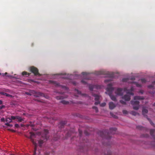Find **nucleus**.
I'll use <instances>...</instances> for the list:
<instances>
[{"instance_id":"obj_1","label":"nucleus","mask_w":155,"mask_h":155,"mask_svg":"<svg viewBox=\"0 0 155 155\" xmlns=\"http://www.w3.org/2000/svg\"><path fill=\"white\" fill-rule=\"evenodd\" d=\"M117 130L116 128H111L110 129V133L107 132V131H105L104 132L100 131L98 132V134L102 138L108 139L111 137L110 134H115Z\"/></svg>"},{"instance_id":"obj_2","label":"nucleus","mask_w":155,"mask_h":155,"mask_svg":"<svg viewBox=\"0 0 155 155\" xmlns=\"http://www.w3.org/2000/svg\"><path fill=\"white\" fill-rule=\"evenodd\" d=\"M144 98V97L142 96H135L134 97V99L135 101H130L131 104L133 106V109L136 110H138L140 107V102L136 100H143Z\"/></svg>"},{"instance_id":"obj_3","label":"nucleus","mask_w":155,"mask_h":155,"mask_svg":"<svg viewBox=\"0 0 155 155\" xmlns=\"http://www.w3.org/2000/svg\"><path fill=\"white\" fill-rule=\"evenodd\" d=\"M107 92H105L106 94H107L110 96L111 99L114 101H116V98L115 96L112 95L114 88L112 87L111 84H108L107 87L106 88Z\"/></svg>"},{"instance_id":"obj_4","label":"nucleus","mask_w":155,"mask_h":155,"mask_svg":"<svg viewBox=\"0 0 155 155\" xmlns=\"http://www.w3.org/2000/svg\"><path fill=\"white\" fill-rule=\"evenodd\" d=\"M95 74L97 75H104V77L113 78L114 77V73L113 72H110L104 70L95 71Z\"/></svg>"},{"instance_id":"obj_5","label":"nucleus","mask_w":155,"mask_h":155,"mask_svg":"<svg viewBox=\"0 0 155 155\" xmlns=\"http://www.w3.org/2000/svg\"><path fill=\"white\" fill-rule=\"evenodd\" d=\"M30 136L28 137V138L31 139V140L32 143L35 146L34 154L33 155H35L36 154V151L37 150V143L34 140V138L35 137V135L34 133L32 132H30Z\"/></svg>"},{"instance_id":"obj_6","label":"nucleus","mask_w":155,"mask_h":155,"mask_svg":"<svg viewBox=\"0 0 155 155\" xmlns=\"http://www.w3.org/2000/svg\"><path fill=\"white\" fill-rule=\"evenodd\" d=\"M30 71L33 73L35 76H41V74L38 72V70L36 67L32 66L30 68Z\"/></svg>"},{"instance_id":"obj_7","label":"nucleus","mask_w":155,"mask_h":155,"mask_svg":"<svg viewBox=\"0 0 155 155\" xmlns=\"http://www.w3.org/2000/svg\"><path fill=\"white\" fill-rule=\"evenodd\" d=\"M31 93L32 95H34L37 97H45V95L43 93L41 92H36L33 90H30Z\"/></svg>"},{"instance_id":"obj_8","label":"nucleus","mask_w":155,"mask_h":155,"mask_svg":"<svg viewBox=\"0 0 155 155\" xmlns=\"http://www.w3.org/2000/svg\"><path fill=\"white\" fill-rule=\"evenodd\" d=\"M92 95L95 97L94 100L96 101L94 103V104L95 105H97L99 104H100V101H99L100 98L101 97V96L99 95L94 94L93 93H92Z\"/></svg>"},{"instance_id":"obj_9","label":"nucleus","mask_w":155,"mask_h":155,"mask_svg":"<svg viewBox=\"0 0 155 155\" xmlns=\"http://www.w3.org/2000/svg\"><path fill=\"white\" fill-rule=\"evenodd\" d=\"M89 87L90 90L91 91H93L94 89H101V86L100 85H92L91 84H89Z\"/></svg>"},{"instance_id":"obj_10","label":"nucleus","mask_w":155,"mask_h":155,"mask_svg":"<svg viewBox=\"0 0 155 155\" xmlns=\"http://www.w3.org/2000/svg\"><path fill=\"white\" fill-rule=\"evenodd\" d=\"M123 90L124 91V89L118 88L115 91V94L117 95L122 96L123 94Z\"/></svg>"},{"instance_id":"obj_11","label":"nucleus","mask_w":155,"mask_h":155,"mask_svg":"<svg viewBox=\"0 0 155 155\" xmlns=\"http://www.w3.org/2000/svg\"><path fill=\"white\" fill-rule=\"evenodd\" d=\"M52 82L53 83V84L55 86L57 87H61V88L64 89H67V87L64 86H61L60 85L59 83H57V82L54 81H52Z\"/></svg>"},{"instance_id":"obj_12","label":"nucleus","mask_w":155,"mask_h":155,"mask_svg":"<svg viewBox=\"0 0 155 155\" xmlns=\"http://www.w3.org/2000/svg\"><path fill=\"white\" fill-rule=\"evenodd\" d=\"M48 130L46 129H45L44 130V137L45 139L47 140L48 138L49 137L47 136V135L48 134Z\"/></svg>"},{"instance_id":"obj_13","label":"nucleus","mask_w":155,"mask_h":155,"mask_svg":"<svg viewBox=\"0 0 155 155\" xmlns=\"http://www.w3.org/2000/svg\"><path fill=\"white\" fill-rule=\"evenodd\" d=\"M122 98L125 100L126 101H128L130 99V96L128 94H125L122 97Z\"/></svg>"},{"instance_id":"obj_14","label":"nucleus","mask_w":155,"mask_h":155,"mask_svg":"<svg viewBox=\"0 0 155 155\" xmlns=\"http://www.w3.org/2000/svg\"><path fill=\"white\" fill-rule=\"evenodd\" d=\"M109 105V108L111 110L114 109L116 106L115 104L113 102H110Z\"/></svg>"},{"instance_id":"obj_15","label":"nucleus","mask_w":155,"mask_h":155,"mask_svg":"<svg viewBox=\"0 0 155 155\" xmlns=\"http://www.w3.org/2000/svg\"><path fill=\"white\" fill-rule=\"evenodd\" d=\"M67 123L66 121H61L59 124V127L60 128H62L64 125Z\"/></svg>"},{"instance_id":"obj_16","label":"nucleus","mask_w":155,"mask_h":155,"mask_svg":"<svg viewBox=\"0 0 155 155\" xmlns=\"http://www.w3.org/2000/svg\"><path fill=\"white\" fill-rule=\"evenodd\" d=\"M124 91H127V93L128 94H130L132 95H134V94L133 92L128 91L127 88L126 87H125L124 88Z\"/></svg>"},{"instance_id":"obj_17","label":"nucleus","mask_w":155,"mask_h":155,"mask_svg":"<svg viewBox=\"0 0 155 155\" xmlns=\"http://www.w3.org/2000/svg\"><path fill=\"white\" fill-rule=\"evenodd\" d=\"M148 111L147 109L143 108L142 110V114L144 116H145V114L148 113Z\"/></svg>"},{"instance_id":"obj_18","label":"nucleus","mask_w":155,"mask_h":155,"mask_svg":"<svg viewBox=\"0 0 155 155\" xmlns=\"http://www.w3.org/2000/svg\"><path fill=\"white\" fill-rule=\"evenodd\" d=\"M75 91L76 92H77V93L79 94H81L82 96H86L87 95L86 94H81V91H78V89H75Z\"/></svg>"},{"instance_id":"obj_19","label":"nucleus","mask_w":155,"mask_h":155,"mask_svg":"<svg viewBox=\"0 0 155 155\" xmlns=\"http://www.w3.org/2000/svg\"><path fill=\"white\" fill-rule=\"evenodd\" d=\"M67 97V96H66V97L65 96L64 97L63 96H57L56 97V98L57 100H61V99H63L64 98H65Z\"/></svg>"},{"instance_id":"obj_20","label":"nucleus","mask_w":155,"mask_h":155,"mask_svg":"<svg viewBox=\"0 0 155 155\" xmlns=\"http://www.w3.org/2000/svg\"><path fill=\"white\" fill-rule=\"evenodd\" d=\"M155 85V81L153 82V83H152V85H149V86H148V88H153V85Z\"/></svg>"},{"instance_id":"obj_21","label":"nucleus","mask_w":155,"mask_h":155,"mask_svg":"<svg viewBox=\"0 0 155 155\" xmlns=\"http://www.w3.org/2000/svg\"><path fill=\"white\" fill-rule=\"evenodd\" d=\"M6 121L7 123H11L12 122V120L11 118L9 117L6 118Z\"/></svg>"},{"instance_id":"obj_22","label":"nucleus","mask_w":155,"mask_h":155,"mask_svg":"<svg viewBox=\"0 0 155 155\" xmlns=\"http://www.w3.org/2000/svg\"><path fill=\"white\" fill-rule=\"evenodd\" d=\"M17 118H16V119L18 120V121L19 122H21L23 120L20 117H19L17 116Z\"/></svg>"},{"instance_id":"obj_23","label":"nucleus","mask_w":155,"mask_h":155,"mask_svg":"<svg viewBox=\"0 0 155 155\" xmlns=\"http://www.w3.org/2000/svg\"><path fill=\"white\" fill-rule=\"evenodd\" d=\"M60 103L64 104H69V102L64 100H62L60 101Z\"/></svg>"},{"instance_id":"obj_24","label":"nucleus","mask_w":155,"mask_h":155,"mask_svg":"<svg viewBox=\"0 0 155 155\" xmlns=\"http://www.w3.org/2000/svg\"><path fill=\"white\" fill-rule=\"evenodd\" d=\"M132 82L135 84L137 87H141V85L140 84H139L138 83L136 82Z\"/></svg>"},{"instance_id":"obj_25","label":"nucleus","mask_w":155,"mask_h":155,"mask_svg":"<svg viewBox=\"0 0 155 155\" xmlns=\"http://www.w3.org/2000/svg\"><path fill=\"white\" fill-rule=\"evenodd\" d=\"M22 74L23 75H28V76L30 75V74L27 72L26 71H23L22 73Z\"/></svg>"},{"instance_id":"obj_26","label":"nucleus","mask_w":155,"mask_h":155,"mask_svg":"<svg viewBox=\"0 0 155 155\" xmlns=\"http://www.w3.org/2000/svg\"><path fill=\"white\" fill-rule=\"evenodd\" d=\"M131 114L134 116H136L137 114H139L137 113L136 112L134 111H132L131 112Z\"/></svg>"},{"instance_id":"obj_27","label":"nucleus","mask_w":155,"mask_h":155,"mask_svg":"<svg viewBox=\"0 0 155 155\" xmlns=\"http://www.w3.org/2000/svg\"><path fill=\"white\" fill-rule=\"evenodd\" d=\"M92 108L93 109H94L95 110V111L96 113H97L98 112V109L97 107H95V106H93L92 107Z\"/></svg>"},{"instance_id":"obj_28","label":"nucleus","mask_w":155,"mask_h":155,"mask_svg":"<svg viewBox=\"0 0 155 155\" xmlns=\"http://www.w3.org/2000/svg\"><path fill=\"white\" fill-rule=\"evenodd\" d=\"M129 80V79L128 78H124L122 79V81L123 82H127Z\"/></svg>"},{"instance_id":"obj_29","label":"nucleus","mask_w":155,"mask_h":155,"mask_svg":"<svg viewBox=\"0 0 155 155\" xmlns=\"http://www.w3.org/2000/svg\"><path fill=\"white\" fill-rule=\"evenodd\" d=\"M38 143L39 144V145L40 147L41 146V145L43 143V141L42 140H40L38 141Z\"/></svg>"},{"instance_id":"obj_30","label":"nucleus","mask_w":155,"mask_h":155,"mask_svg":"<svg viewBox=\"0 0 155 155\" xmlns=\"http://www.w3.org/2000/svg\"><path fill=\"white\" fill-rule=\"evenodd\" d=\"M17 116H11V119L12 120H14L15 119H16V118H17Z\"/></svg>"},{"instance_id":"obj_31","label":"nucleus","mask_w":155,"mask_h":155,"mask_svg":"<svg viewBox=\"0 0 155 155\" xmlns=\"http://www.w3.org/2000/svg\"><path fill=\"white\" fill-rule=\"evenodd\" d=\"M79 133V137L80 138L81 137V135L82 134V131L80 129H78Z\"/></svg>"},{"instance_id":"obj_32","label":"nucleus","mask_w":155,"mask_h":155,"mask_svg":"<svg viewBox=\"0 0 155 155\" xmlns=\"http://www.w3.org/2000/svg\"><path fill=\"white\" fill-rule=\"evenodd\" d=\"M56 137V135L54 136V140H57L58 139L60 138V137L59 136H57V137Z\"/></svg>"},{"instance_id":"obj_33","label":"nucleus","mask_w":155,"mask_h":155,"mask_svg":"<svg viewBox=\"0 0 155 155\" xmlns=\"http://www.w3.org/2000/svg\"><path fill=\"white\" fill-rule=\"evenodd\" d=\"M4 95H5L6 96L8 97H12V95L8 94L6 93H4Z\"/></svg>"},{"instance_id":"obj_34","label":"nucleus","mask_w":155,"mask_h":155,"mask_svg":"<svg viewBox=\"0 0 155 155\" xmlns=\"http://www.w3.org/2000/svg\"><path fill=\"white\" fill-rule=\"evenodd\" d=\"M141 81L143 83H145L146 82V80L145 78H141L140 79Z\"/></svg>"},{"instance_id":"obj_35","label":"nucleus","mask_w":155,"mask_h":155,"mask_svg":"<svg viewBox=\"0 0 155 155\" xmlns=\"http://www.w3.org/2000/svg\"><path fill=\"white\" fill-rule=\"evenodd\" d=\"M120 102L122 104H126V102L123 100H120Z\"/></svg>"},{"instance_id":"obj_36","label":"nucleus","mask_w":155,"mask_h":155,"mask_svg":"<svg viewBox=\"0 0 155 155\" xmlns=\"http://www.w3.org/2000/svg\"><path fill=\"white\" fill-rule=\"evenodd\" d=\"M122 112L123 114H127L128 113L127 111L126 110H123Z\"/></svg>"},{"instance_id":"obj_37","label":"nucleus","mask_w":155,"mask_h":155,"mask_svg":"<svg viewBox=\"0 0 155 155\" xmlns=\"http://www.w3.org/2000/svg\"><path fill=\"white\" fill-rule=\"evenodd\" d=\"M9 123H5V125H6L8 126V127H12V125L9 124Z\"/></svg>"},{"instance_id":"obj_38","label":"nucleus","mask_w":155,"mask_h":155,"mask_svg":"<svg viewBox=\"0 0 155 155\" xmlns=\"http://www.w3.org/2000/svg\"><path fill=\"white\" fill-rule=\"evenodd\" d=\"M106 105V103H103L100 104V106L102 107H103L105 106Z\"/></svg>"},{"instance_id":"obj_39","label":"nucleus","mask_w":155,"mask_h":155,"mask_svg":"<svg viewBox=\"0 0 155 155\" xmlns=\"http://www.w3.org/2000/svg\"><path fill=\"white\" fill-rule=\"evenodd\" d=\"M137 128L139 129L142 130L143 128V127L140 126H138L137 127Z\"/></svg>"},{"instance_id":"obj_40","label":"nucleus","mask_w":155,"mask_h":155,"mask_svg":"<svg viewBox=\"0 0 155 155\" xmlns=\"http://www.w3.org/2000/svg\"><path fill=\"white\" fill-rule=\"evenodd\" d=\"M81 74L83 75H87V73L86 72H82Z\"/></svg>"},{"instance_id":"obj_41","label":"nucleus","mask_w":155,"mask_h":155,"mask_svg":"<svg viewBox=\"0 0 155 155\" xmlns=\"http://www.w3.org/2000/svg\"><path fill=\"white\" fill-rule=\"evenodd\" d=\"M25 94H26L29 95H32V94L31 93V92H30V91H29V92H26L25 93Z\"/></svg>"},{"instance_id":"obj_42","label":"nucleus","mask_w":155,"mask_h":155,"mask_svg":"<svg viewBox=\"0 0 155 155\" xmlns=\"http://www.w3.org/2000/svg\"><path fill=\"white\" fill-rule=\"evenodd\" d=\"M81 82L84 84H87V82L85 81L84 80H82L81 81Z\"/></svg>"},{"instance_id":"obj_43","label":"nucleus","mask_w":155,"mask_h":155,"mask_svg":"<svg viewBox=\"0 0 155 155\" xmlns=\"http://www.w3.org/2000/svg\"><path fill=\"white\" fill-rule=\"evenodd\" d=\"M84 134L86 136L88 135L89 134V133L86 130H85L84 131Z\"/></svg>"},{"instance_id":"obj_44","label":"nucleus","mask_w":155,"mask_h":155,"mask_svg":"<svg viewBox=\"0 0 155 155\" xmlns=\"http://www.w3.org/2000/svg\"><path fill=\"white\" fill-rule=\"evenodd\" d=\"M111 155V152L110 151H108L107 152V155Z\"/></svg>"},{"instance_id":"obj_45","label":"nucleus","mask_w":155,"mask_h":155,"mask_svg":"<svg viewBox=\"0 0 155 155\" xmlns=\"http://www.w3.org/2000/svg\"><path fill=\"white\" fill-rule=\"evenodd\" d=\"M5 107V105H3L0 106V109H2Z\"/></svg>"},{"instance_id":"obj_46","label":"nucleus","mask_w":155,"mask_h":155,"mask_svg":"<svg viewBox=\"0 0 155 155\" xmlns=\"http://www.w3.org/2000/svg\"><path fill=\"white\" fill-rule=\"evenodd\" d=\"M5 121V118L4 117H2L1 119V121L2 122H4Z\"/></svg>"},{"instance_id":"obj_47","label":"nucleus","mask_w":155,"mask_h":155,"mask_svg":"<svg viewBox=\"0 0 155 155\" xmlns=\"http://www.w3.org/2000/svg\"><path fill=\"white\" fill-rule=\"evenodd\" d=\"M130 79L131 80H133V81H134V80H135V78L134 77H133L132 78H130Z\"/></svg>"},{"instance_id":"obj_48","label":"nucleus","mask_w":155,"mask_h":155,"mask_svg":"<svg viewBox=\"0 0 155 155\" xmlns=\"http://www.w3.org/2000/svg\"><path fill=\"white\" fill-rule=\"evenodd\" d=\"M139 92L141 93V94H143V90H140Z\"/></svg>"},{"instance_id":"obj_49","label":"nucleus","mask_w":155,"mask_h":155,"mask_svg":"<svg viewBox=\"0 0 155 155\" xmlns=\"http://www.w3.org/2000/svg\"><path fill=\"white\" fill-rule=\"evenodd\" d=\"M15 127H17V128H18L19 127V125L18 124H15Z\"/></svg>"},{"instance_id":"obj_50","label":"nucleus","mask_w":155,"mask_h":155,"mask_svg":"<svg viewBox=\"0 0 155 155\" xmlns=\"http://www.w3.org/2000/svg\"><path fill=\"white\" fill-rule=\"evenodd\" d=\"M150 123L151 125H152L153 126H154V124L151 120L150 121Z\"/></svg>"},{"instance_id":"obj_51","label":"nucleus","mask_w":155,"mask_h":155,"mask_svg":"<svg viewBox=\"0 0 155 155\" xmlns=\"http://www.w3.org/2000/svg\"><path fill=\"white\" fill-rule=\"evenodd\" d=\"M7 74V73L5 72V73L4 74L3 73L2 74L3 76H4L5 75H6Z\"/></svg>"},{"instance_id":"obj_52","label":"nucleus","mask_w":155,"mask_h":155,"mask_svg":"<svg viewBox=\"0 0 155 155\" xmlns=\"http://www.w3.org/2000/svg\"><path fill=\"white\" fill-rule=\"evenodd\" d=\"M45 155H49V153L48 152H46L45 153Z\"/></svg>"},{"instance_id":"obj_53","label":"nucleus","mask_w":155,"mask_h":155,"mask_svg":"<svg viewBox=\"0 0 155 155\" xmlns=\"http://www.w3.org/2000/svg\"><path fill=\"white\" fill-rule=\"evenodd\" d=\"M130 91H133L134 90V88L133 87H131L130 89Z\"/></svg>"},{"instance_id":"obj_54","label":"nucleus","mask_w":155,"mask_h":155,"mask_svg":"<svg viewBox=\"0 0 155 155\" xmlns=\"http://www.w3.org/2000/svg\"><path fill=\"white\" fill-rule=\"evenodd\" d=\"M4 92H0V94H1V95H4Z\"/></svg>"},{"instance_id":"obj_55","label":"nucleus","mask_w":155,"mask_h":155,"mask_svg":"<svg viewBox=\"0 0 155 155\" xmlns=\"http://www.w3.org/2000/svg\"><path fill=\"white\" fill-rule=\"evenodd\" d=\"M110 81V80H106L105 81V82H108V81Z\"/></svg>"},{"instance_id":"obj_56","label":"nucleus","mask_w":155,"mask_h":155,"mask_svg":"<svg viewBox=\"0 0 155 155\" xmlns=\"http://www.w3.org/2000/svg\"><path fill=\"white\" fill-rule=\"evenodd\" d=\"M2 104V101L1 100H0V104Z\"/></svg>"},{"instance_id":"obj_57","label":"nucleus","mask_w":155,"mask_h":155,"mask_svg":"<svg viewBox=\"0 0 155 155\" xmlns=\"http://www.w3.org/2000/svg\"><path fill=\"white\" fill-rule=\"evenodd\" d=\"M73 84L74 85H76V82H73Z\"/></svg>"},{"instance_id":"obj_58","label":"nucleus","mask_w":155,"mask_h":155,"mask_svg":"<svg viewBox=\"0 0 155 155\" xmlns=\"http://www.w3.org/2000/svg\"><path fill=\"white\" fill-rule=\"evenodd\" d=\"M153 106H155V102L153 104Z\"/></svg>"},{"instance_id":"obj_59","label":"nucleus","mask_w":155,"mask_h":155,"mask_svg":"<svg viewBox=\"0 0 155 155\" xmlns=\"http://www.w3.org/2000/svg\"><path fill=\"white\" fill-rule=\"evenodd\" d=\"M12 131L13 132H15V131L14 130H12Z\"/></svg>"},{"instance_id":"obj_60","label":"nucleus","mask_w":155,"mask_h":155,"mask_svg":"<svg viewBox=\"0 0 155 155\" xmlns=\"http://www.w3.org/2000/svg\"><path fill=\"white\" fill-rule=\"evenodd\" d=\"M1 74H2L1 73H0V75H1Z\"/></svg>"},{"instance_id":"obj_61","label":"nucleus","mask_w":155,"mask_h":155,"mask_svg":"<svg viewBox=\"0 0 155 155\" xmlns=\"http://www.w3.org/2000/svg\"><path fill=\"white\" fill-rule=\"evenodd\" d=\"M148 135H147V137H148Z\"/></svg>"},{"instance_id":"obj_62","label":"nucleus","mask_w":155,"mask_h":155,"mask_svg":"<svg viewBox=\"0 0 155 155\" xmlns=\"http://www.w3.org/2000/svg\"><path fill=\"white\" fill-rule=\"evenodd\" d=\"M110 114L111 115L112 113H110Z\"/></svg>"},{"instance_id":"obj_63","label":"nucleus","mask_w":155,"mask_h":155,"mask_svg":"<svg viewBox=\"0 0 155 155\" xmlns=\"http://www.w3.org/2000/svg\"><path fill=\"white\" fill-rule=\"evenodd\" d=\"M74 137L73 138L74 139Z\"/></svg>"}]
</instances>
